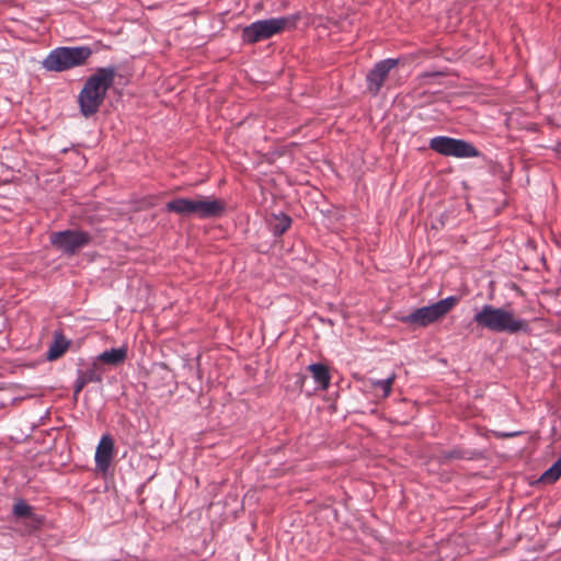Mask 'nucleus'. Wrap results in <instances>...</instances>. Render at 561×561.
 <instances>
[{
  "mask_svg": "<svg viewBox=\"0 0 561 561\" xmlns=\"http://www.w3.org/2000/svg\"><path fill=\"white\" fill-rule=\"evenodd\" d=\"M116 73L114 66L101 67L87 78L78 94V105L82 116L89 118L99 112L108 89L114 84Z\"/></svg>",
  "mask_w": 561,
  "mask_h": 561,
  "instance_id": "nucleus-1",
  "label": "nucleus"
},
{
  "mask_svg": "<svg viewBox=\"0 0 561 561\" xmlns=\"http://www.w3.org/2000/svg\"><path fill=\"white\" fill-rule=\"evenodd\" d=\"M473 321L478 327L496 333L515 334L529 331V324L526 320L516 318L511 310L489 304L476 310Z\"/></svg>",
  "mask_w": 561,
  "mask_h": 561,
  "instance_id": "nucleus-2",
  "label": "nucleus"
},
{
  "mask_svg": "<svg viewBox=\"0 0 561 561\" xmlns=\"http://www.w3.org/2000/svg\"><path fill=\"white\" fill-rule=\"evenodd\" d=\"M169 213L181 216H196L199 219L218 218L226 209L225 201L213 196H198L196 199L179 197L165 204Z\"/></svg>",
  "mask_w": 561,
  "mask_h": 561,
  "instance_id": "nucleus-3",
  "label": "nucleus"
},
{
  "mask_svg": "<svg viewBox=\"0 0 561 561\" xmlns=\"http://www.w3.org/2000/svg\"><path fill=\"white\" fill-rule=\"evenodd\" d=\"M300 14H291L286 16L272 18L266 20H257L242 28L241 38L245 44H255L266 41L285 30L296 27Z\"/></svg>",
  "mask_w": 561,
  "mask_h": 561,
  "instance_id": "nucleus-4",
  "label": "nucleus"
},
{
  "mask_svg": "<svg viewBox=\"0 0 561 561\" xmlns=\"http://www.w3.org/2000/svg\"><path fill=\"white\" fill-rule=\"evenodd\" d=\"M91 55L89 46H61L50 50L42 66L47 71L62 72L83 66Z\"/></svg>",
  "mask_w": 561,
  "mask_h": 561,
  "instance_id": "nucleus-5",
  "label": "nucleus"
},
{
  "mask_svg": "<svg viewBox=\"0 0 561 561\" xmlns=\"http://www.w3.org/2000/svg\"><path fill=\"white\" fill-rule=\"evenodd\" d=\"M459 301L456 296H449L433 305L424 306L415 309L411 313L400 318L405 324L416 325L420 328L427 327L439 319L444 318Z\"/></svg>",
  "mask_w": 561,
  "mask_h": 561,
  "instance_id": "nucleus-6",
  "label": "nucleus"
},
{
  "mask_svg": "<svg viewBox=\"0 0 561 561\" xmlns=\"http://www.w3.org/2000/svg\"><path fill=\"white\" fill-rule=\"evenodd\" d=\"M430 148L445 157L477 158L481 152L469 141L447 136H436L430 140Z\"/></svg>",
  "mask_w": 561,
  "mask_h": 561,
  "instance_id": "nucleus-7",
  "label": "nucleus"
},
{
  "mask_svg": "<svg viewBox=\"0 0 561 561\" xmlns=\"http://www.w3.org/2000/svg\"><path fill=\"white\" fill-rule=\"evenodd\" d=\"M49 241L56 250L67 255H73L91 243L92 236L87 231L67 229L51 232Z\"/></svg>",
  "mask_w": 561,
  "mask_h": 561,
  "instance_id": "nucleus-8",
  "label": "nucleus"
},
{
  "mask_svg": "<svg viewBox=\"0 0 561 561\" xmlns=\"http://www.w3.org/2000/svg\"><path fill=\"white\" fill-rule=\"evenodd\" d=\"M399 60L396 58L382 59L375 64V66L366 75L367 91L377 95L388 79L390 71L396 68Z\"/></svg>",
  "mask_w": 561,
  "mask_h": 561,
  "instance_id": "nucleus-9",
  "label": "nucleus"
},
{
  "mask_svg": "<svg viewBox=\"0 0 561 561\" xmlns=\"http://www.w3.org/2000/svg\"><path fill=\"white\" fill-rule=\"evenodd\" d=\"M114 453V440L110 435H103L95 450L94 460L96 467L106 471L111 465Z\"/></svg>",
  "mask_w": 561,
  "mask_h": 561,
  "instance_id": "nucleus-10",
  "label": "nucleus"
},
{
  "mask_svg": "<svg viewBox=\"0 0 561 561\" xmlns=\"http://www.w3.org/2000/svg\"><path fill=\"white\" fill-rule=\"evenodd\" d=\"M127 358V347L125 345L105 350L96 357V363L100 362L102 364L108 366H118L123 364Z\"/></svg>",
  "mask_w": 561,
  "mask_h": 561,
  "instance_id": "nucleus-11",
  "label": "nucleus"
},
{
  "mask_svg": "<svg viewBox=\"0 0 561 561\" xmlns=\"http://www.w3.org/2000/svg\"><path fill=\"white\" fill-rule=\"evenodd\" d=\"M308 370L311 373L318 388L322 390H327L329 388L331 382V375L327 365L314 363L308 366Z\"/></svg>",
  "mask_w": 561,
  "mask_h": 561,
  "instance_id": "nucleus-12",
  "label": "nucleus"
},
{
  "mask_svg": "<svg viewBox=\"0 0 561 561\" xmlns=\"http://www.w3.org/2000/svg\"><path fill=\"white\" fill-rule=\"evenodd\" d=\"M270 230L275 237H280L291 226V218L285 213L272 214L267 220Z\"/></svg>",
  "mask_w": 561,
  "mask_h": 561,
  "instance_id": "nucleus-13",
  "label": "nucleus"
},
{
  "mask_svg": "<svg viewBox=\"0 0 561 561\" xmlns=\"http://www.w3.org/2000/svg\"><path fill=\"white\" fill-rule=\"evenodd\" d=\"M69 342L62 336L56 337L47 351V359L54 360L60 357L68 348Z\"/></svg>",
  "mask_w": 561,
  "mask_h": 561,
  "instance_id": "nucleus-14",
  "label": "nucleus"
},
{
  "mask_svg": "<svg viewBox=\"0 0 561 561\" xmlns=\"http://www.w3.org/2000/svg\"><path fill=\"white\" fill-rule=\"evenodd\" d=\"M78 371L81 374V376L85 379L88 383L101 382L103 379L102 371L100 370L96 360L89 365L85 369H80Z\"/></svg>",
  "mask_w": 561,
  "mask_h": 561,
  "instance_id": "nucleus-15",
  "label": "nucleus"
},
{
  "mask_svg": "<svg viewBox=\"0 0 561 561\" xmlns=\"http://www.w3.org/2000/svg\"><path fill=\"white\" fill-rule=\"evenodd\" d=\"M561 477V457L540 477L543 483H553Z\"/></svg>",
  "mask_w": 561,
  "mask_h": 561,
  "instance_id": "nucleus-16",
  "label": "nucleus"
},
{
  "mask_svg": "<svg viewBox=\"0 0 561 561\" xmlns=\"http://www.w3.org/2000/svg\"><path fill=\"white\" fill-rule=\"evenodd\" d=\"M394 380V374L386 379L374 380L371 383L375 388H378L382 391L383 397H388L391 392V386Z\"/></svg>",
  "mask_w": 561,
  "mask_h": 561,
  "instance_id": "nucleus-17",
  "label": "nucleus"
},
{
  "mask_svg": "<svg viewBox=\"0 0 561 561\" xmlns=\"http://www.w3.org/2000/svg\"><path fill=\"white\" fill-rule=\"evenodd\" d=\"M13 514L16 517H28L32 514V507L24 501H18L13 506Z\"/></svg>",
  "mask_w": 561,
  "mask_h": 561,
  "instance_id": "nucleus-18",
  "label": "nucleus"
},
{
  "mask_svg": "<svg viewBox=\"0 0 561 561\" xmlns=\"http://www.w3.org/2000/svg\"><path fill=\"white\" fill-rule=\"evenodd\" d=\"M463 458H465V453L459 449H453L449 451H445L442 455V459L445 461L453 460V459H463Z\"/></svg>",
  "mask_w": 561,
  "mask_h": 561,
  "instance_id": "nucleus-19",
  "label": "nucleus"
},
{
  "mask_svg": "<svg viewBox=\"0 0 561 561\" xmlns=\"http://www.w3.org/2000/svg\"><path fill=\"white\" fill-rule=\"evenodd\" d=\"M519 434H520V432H502V433H497V436L508 438V437H515Z\"/></svg>",
  "mask_w": 561,
  "mask_h": 561,
  "instance_id": "nucleus-20",
  "label": "nucleus"
},
{
  "mask_svg": "<svg viewBox=\"0 0 561 561\" xmlns=\"http://www.w3.org/2000/svg\"><path fill=\"white\" fill-rule=\"evenodd\" d=\"M84 387L81 386L80 383H78L77 381L75 382V386H73V398L77 400L79 393L82 391Z\"/></svg>",
  "mask_w": 561,
  "mask_h": 561,
  "instance_id": "nucleus-21",
  "label": "nucleus"
},
{
  "mask_svg": "<svg viewBox=\"0 0 561 561\" xmlns=\"http://www.w3.org/2000/svg\"><path fill=\"white\" fill-rule=\"evenodd\" d=\"M76 381L83 387H85L88 385V382L85 381V379L81 376V374L79 371H78Z\"/></svg>",
  "mask_w": 561,
  "mask_h": 561,
  "instance_id": "nucleus-22",
  "label": "nucleus"
}]
</instances>
